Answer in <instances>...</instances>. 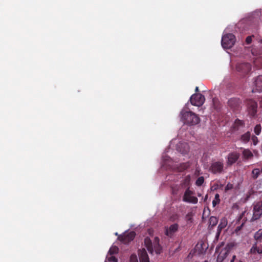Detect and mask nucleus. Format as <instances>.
I'll list each match as a JSON object with an SVG mask.
<instances>
[{"label": "nucleus", "instance_id": "obj_23", "mask_svg": "<svg viewBox=\"0 0 262 262\" xmlns=\"http://www.w3.org/2000/svg\"><path fill=\"white\" fill-rule=\"evenodd\" d=\"M254 239L256 241V242L258 243V242H261L262 240V229L258 230L254 235Z\"/></svg>", "mask_w": 262, "mask_h": 262}, {"label": "nucleus", "instance_id": "obj_35", "mask_svg": "<svg viewBox=\"0 0 262 262\" xmlns=\"http://www.w3.org/2000/svg\"><path fill=\"white\" fill-rule=\"evenodd\" d=\"M251 140L254 145H256L258 142V138L255 136H252L251 137Z\"/></svg>", "mask_w": 262, "mask_h": 262}, {"label": "nucleus", "instance_id": "obj_38", "mask_svg": "<svg viewBox=\"0 0 262 262\" xmlns=\"http://www.w3.org/2000/svg\"><path fill=\"white\" fill-rule=\"evenodd\" d=\"M252 42V36H248L246 39V42L247 44L249 45Z\"/></svg>", "mask_w": 262, "mask_h": 262}, {"label": "nucleus", "instance_id": "obj_27", "mask_svg": "<svg viewBox=\"0 0 262 262\" xmlns=\"http://www.w3.org/2000/svg\"><path fill=\"white\" fill-rule=\"evenodd\" d=\"M260 174V170L258 168H254L252 171V177L253 179H256Z\"/></svg>", "mask_w": 262, "mask_h": 262}, {"label": "nucleus", "instance_id": "obj_15", "mask_svg": "<svg viewBox=\"0 0 262 262\" xmlns=\"http://www.w3.org/2000/svg\"><path fill=\"white\" fill-rule=\"evenodd\" d=\"M249 254L251 255V256L252 255H254L256 254H262V247H258L257 246V242H255L253 244L252 247L251 248Z\"/></svg>", "mask_w": 262, "mask_h": 262}, {"label": "nucleus", "instance_id": "obj_33", "mask_svg": "<svg viewBox=\"0 0 262 262\" xmlns=\"http://www.w3.org/2000/svg\"><path fill=\"white\" fill-rule=\"evenodd\" d=\"M189 167V164L187 163H183L180 164V170L183 171L187 169Z\"/></svg>", "mask_w": 262, "mask_h": 262}, {"label": "nucleus", "instance_id": "obj_1", "mask_svg": "<svg viewBox=\"0 0 262 262\" xmlns=\"http://www.w3.org/2000/svg\"><path fill=\"white\" fill-rule=\"evenodd\" d=\"M253 214L252 216L250 217L251 215V213L247 212L246 211L243 212L240 215L239 217V220L242 219L245 215L246 216L244 219V222L242 224L241 227H237L236 229L239 230L241 228V227L243 226L244 223L246 221L248 220L249 219V221L250 222H253L258 219H259L262 215V202L258 201L255 203H254L253 204Z\"/></svg>", "mask_w": 262, "mask_h": 262}, {"label": "nucleus", "instance_id": "obj_10", "mask_svg": "<svg viewBox=\"0 0 262 262\" xmlns=\"http://www.w3.org/2000/svg\"><path fill=\"white\" fill-rule=\"evenodd\" d=\"M135 235L136 233L134 231H131L129 233H124L122 235H118V239L123 243L127 244L134 239Z\"/></svg>", "mask_w": 262, "mask_h": 262}, {"label": "nucleus", "instance_id": "obj_17", "mask_svg": "<svg viewBox=\"0 0 262 262\" xmlns=\"http://www.w3.org/2000/svg\"><path fill=\"white\" fill-rule=\"evenodd\" d=\"M229 252V250L226 248L222 249L217 257L216 261L222 262L228 255Z\"/></svg>", "mask_w": 262, "mask_h": 262}, {"label": "nucleus", "instance_id": "obj_24", "mask_svg": "<svg viewBox=\"0 0 262 262\" xmlns=\"http://www.w3.org/2000/svg\"><path fill=\"white\" fill-rule=\"evenodd\" d=\"M209 226L214 227L218 223V219L215 216H211L209 219Z\"/></svg>", "mask_w": 262, "mask_h": 262}, {"label": "nucleus", "instance_id": "obj_3", "mask_svg": "<svg viewBox=\"0 0 262 262\" xmlns=\"http://www.w3.org/2000/svg\"><path fill=\"white\" fill-rule=\"evenodd\" d=\"M145 246L148 250V252L152 254L154 252L157 254H160L162 251V247L159 244V239L156 237L152 244L150 239L148 237H146L144 239Z\"/></svg>", "mask_w": 262, "mask_h": 262}, {"label": "nucleus", "instance_id": "obj_41", "mask_svg": "<svg viewBox=\"0 0 262 262\" xmlns=\"http://www.w3.org/2000/svg\"><path fill=\"white\" fill-rule=\"evenodd\" d=\"M187 218L188 221H191L192 220V218L189 216V214L187 215Z\"/></svg>", "mask_w": 262, "mask_h": 262}, {"label": "nucleus", "instance_id": "obj_28", "mask_svg": "<svg viewBox=\"0 0 262 262\" xmlns=\"http://www.w3.org/2000/svg\"><path fill=\"white\" fill-rule=\"evenodd\" d=\"M224 186V184L221 183H219V182L214 184L213 186H211V189L212 191H214L219 188H222Z\"/></svg>", "mask_w": 262, "mask_h": 262}, {"label": "nucleus", "instance_id": "obj_19", "mask_svg": "<svg viewBox=\"0 0 262 262\" xmlns=\"http://www.w3.org/2000/svg\"><path fill=\"white\" fill-rule=\"evenodd\" d=\"M245 125V123L243 121L241 120L238 119L235 120L233 126V130H239L242 128H243Z\"/></svg>", "mask_w": 262, "mask_h": 262}, {"label": "nucleus", "instance_id": "obj_46", "mask_svg": "<svg viewBox=\"0 0 262 262\" xmlns=\"http://www.w3.org/2000/svg\"><path fill=\"white\" fill-rule=\"evenodd\" d=\"M115 235H118V233H115Z\"/></svg>", "mask_w": 262, "mask_h": 262}, {"label": "nucleus", "instance_id": "obj_22", "mask_svg": "<svg viewBox=\"0 0 262 262\" xmlns=\"http://www.w3.org/2000/svg\"><path fill=\"white\" fill-rule=\"evenodd\" d=\"M250 138L251 133L249 132H247L241 136V141L244 143H247L249 141Z\"/></svg>", "mask_w": 262, "mask_h": 262}, {"label": "nucleus", "instance_id": "obj_25", "mask_svg": "<svg viewBox=\"0 0 262 262\" xmlns=\"http://www.w3.org/2000/svg\"><path fill=\"white\" fill-rule=\"evenodd\" d=\"M254 64L258 68H262V57L259 56L254 60Z\"/></svg>", "mask_w": 262, "mask_h": 262}, {"label": "nucleus", "instance_id": "obj_4", "mask_svg": "<svg viewBox=\"0 0 262 262\" xmlns=\"http://www.w3.org/2000/svg\"><path fill=\"white\" fill-rule=\"evenodd\" d=\"M235 36L232 33L224 35L222 39V45L225 49H230L235 42Z\"/></svg>", "mask_w": 262, "mask_h": 262}, {"label": "nucleus", "instance_id": "obj_20", "mask_svg": "<svg viewBox=\"0 0 262 262\" xmlns=\"http://www.w3.org/2000/svg\"><path fill=\"white\" fill-rule=\"evenodd\" d=\"M251 53L254 56H257L262 54V47L259 45L258 46H254L251 49Z\"/></svg>", "mask_w": 262, "mask_h": 262}, {"label": "nucleus", "instance_id": "obj_11", "mask_svg": "<svg viewBox=\"0 0 262 262\" xmlns=\"http://www.w3.org/2000/svg\"><path fill=\"white\" fill-rule=\"evenodd\" d=\"M223 169L224 163L222 161L213 162L209 168V170L213 174L221 173Z\"/></svg>", "mask_w": 262, "mask_h": 262}, {"label": "nucleus", "instance_id": "obj_29", "mask_svg": "<svg viewBox=\"0 0 262 262\" xmlns=\"http://www.w3.org/2000/svg\"><path fill=\"white\" fill-rule=\"evenodd\" d=\"M220 202V195L216 193L215 195L214 199L212 201V205L215 207L217 204H219Z\"/></svg>", "mask_w": 262, "mask_h": 262}, {"label": "nucleus", "instance_id": "obj_12", "mask_svg": "<svg viewBox=\"0 0 262 262\" xmlns=\"http://www.w3.org/2000/svg\"><path fill=\"white\" fill-rule=\"evenodd\" d=\"M179 225L177 223L170 225L169 227H165V234L170 238H172L174 234L178 231Z\"/></svg>", "mask_w": 262, "mask_h": 262}, {"label": "nucleus", "instance_id": "obj_8", "mask_svg": "<svg viewBox=\"0 0 262 262\" xmlns=\"http://www.w3.org/2000/svg\"><path fill=\"white\" fill-rule=\"evenodd\" d=\"M247 106L248 114L250 117H255L257 112V102L253 99H249L247 102Z\"/></svg>", "mask_w": 262, "mask_h": 262}, {"label": "nucleus", "instance_id": "obj_6", "mask_svg": "<svg viewBox=\"0 0 262 262\" xmlns=\"http://www.w3.org/2000/svg\"><path fill=\"white\" fill-rule=\"evenodd\" d=\"M193 194L194 192L188 188L184 193L183 201L189 203L196 204L198 202V199L196 196H193Z\"/></svg>", "mask_w": 262, "mask_h": 262}, {"label": "nucleus", "instance_id": "obj_26", "mask_svg": "<svg viewBox=\"0 0 262 262\" xmlns=\"http://www.w3.org/2000/svg\"><path fill=\"white\" fill-rule=\"evenodd\" d=\"M212 104L214 109L219 110L220 108V102L217 99L213 98Z\"/></svg>", "mask_w": 262, "mask_h": 262}, {"label": "nucleus", "instance_id": "obj_34", "mask_svg": "<svg viewBox=\"0 0 262 262\" xmlns=\"http://www.w3.org/2000/svg\"><path fill=\"white\" fill-rule=\"evenodd\" d=\"M130 262H138L137 256L136 254H132L130 256Z\"/></svg>", "mask_w": 262, "mask_h": 262}, {"label": "nucleus", "instance_id": "obj_7", "mask_svg": "<svg viewBox=\"0 0 262 262\" xmlns=\"http://www.w3.org/2000/svg\"><path fill=\"white\" fill-rule=\"evenodd\" d=\"M205 100V98L204 96L200 93L194 94L190 98V101L192 105L197 106L202 105Z\"/></svg>", "mask_w": 262, "mask_h": 262}, {"label": "nucleus", "instance_id": "obj_37", "mask_svg": "<svg viewBox=\"0 0 262 262\" xmlns=\"http://www.w3.org/2000/svg\"><path fill=\"white\" fill-rule=\"evenodd\" d=\"M230 262H243L241 259H237L235 255H233L231 259Z\"/></svg>", "mask_w": 262, "mask_h": 262}, {"label": "nucleus", "instance_id": "obj_9", "mask_svg": "<svg viewBox=\"0 0 262 262\" xmlns=\"http://www.w3.org/2000/svg\"><path fill=\"white\" fill-rule=\"evenodd\" d=\"M236 71L241 75L248 74L251 70V65L248 62L238 63L236 66Z\"/></svg>", "mask_w": 262, "mask_h": 262}, {"label": "nucleus", "instance_id": "obj_36", "mask_svg": "<svg viewBox=\"0 0 262 262\" xmlns=\"http://www.w3.org/2000/svg\"><path fill=\"white\" fill-rule=\"evenodd\" d=\"M233 188V185L232 184L228 183L225 187V192H227L228 190L232 189Z\"/></svg>", "mask_w": 262, "mask_h": 262}, {"label": "nucleus", "instance_id": "obj_32", "mask_svg": "<svg viewBox=\"0 0 262 262\" xmlns=\"http://www.w3.org/2000/svg\"><path fill=\"white\" fill-rule=\"evenodd\" d=\"M204 182V178L203 177L201 176L198 178L195 182L196 185L198 186H201Z\"/></svg>", "mask_w": 262, "mask_h": 262}, {"label": "nucleus", "instance_id": "obj_39", "mask_svg": "<svg viewBox=\"0 0 262 262\" xmlns=\"http://www.w3.org/2000/svg\"><path fill=\"white\" fill-rule=\"evenodd\" d=\"M109 261H112L113 262H118V259L117 258H116L115 256H111L109 259Z\"/></svg>", "mask_w": 262, "mask_h": 262}, {"label": "nucleus", "instance_id": "obj_21", "mask_svg": "<svg viewBox=\"0 0 262 262\" xmlns=\"http://www.w3.org/2000/svg\"><path fill=\"white\" fill-rule=\"evenodd\" d=\"M242 155L244 160H248L253 157L252 152L248 149H244Z\"/></svg>", "mask_w": 262, "mask_h": 262}, {"label": "nucleus", "instance_id": "obj_44", "mask_svg": "<svg viewBox=\"0 0 262 262\" xmlns=\"http://www.w3.org/2000/svg\"><path fill=\"white\" fill-rule=\"evenodd\" d=\"M260 105H261V106L262 107V97H261V100L260 101Z\"/></svg>", "mask_w": 262, "mask_h": 262}, {"label": "nucleus", "instance_id": "obj_43", "mask_svg": "<svg viewBox=\"0 0 262 262\" xmlns=\"http://www.w3.org/2000/svg\"><path fill=\"white\" fill-rule=\"evenodd\" d=\"M250 193H249V194H248V195L247 194L246 199V200H248L249 198L250 197Z\"/></svg>", "mask_w": 262, "mask_h": 262}, {"label": "nucleus", "instance_id": "obj_18", "mask_svg": "<svg viewBox=\"0 0 262 262\" xmlns=\"http://www.w3.org/2000/svg\"><path fill=\"white\" fill-rule=\"evenodd\" d=\"M139 256L140 262H149L148 256L145 249L140 250Z\"/></svg>", "mask_w": 262, "mask_h": 262}, {"label": "nucleus", "instance_id": "obj_5", "mask_svg": "<svg viewBox=\"0 0 262 262\" xmlns=\"http://www.w3.org/2000/svg\"><path fill=\"white\" fill-rule=\"evenodd\" d=\"M227 105L232 111L238 112L242 107V100L238 97L231 98L228 101Z\"/></svg>", "mask_w": 262, "mask_h": 262}, {"label": "nucleus", "instance_id": "obj_2", "mask_svg": "<svg viewBox=\"0 0 262 262\" xmlns=\"http://www.w3.org/2000/svg\"><path fill=\"white\" fill-rule=\"evenodd\" d=\"M181 119L184 124L189 125H195L200 121L199 117L191 111L182 110L181 112Z\"/></svg>", "mask_w": 262, "mask_h": 262}, {"label": "nucleus", "instance_id": "obj_42", "mask_svg": "<svg viewBox=\"0 0 262 262\" xmlns=\"http://www.w3.org/2000/svg\"><path fill=\"white\" fill-rule=\"evenodd\" d=\"M195 92H198L199 91V87L196 86L195 89Z\"/></svg>", "mask_w": 262, "mask_h": 262}, {"label": "nucleus", "instance_id": "obj_47", "mask_svg": "<svg viewBox=\"0 0 262 262\" xmlns=\"http://www.w3.org/2000/svg\"><path fill=\"white\" fill-rule=\"evenodd\" d=\"M205 262H207V261H205Z\"/></svg>", "mask_w": 262, "mask_h": 262}, {"label": "nucleus", "instance_id": "obj_30", "mask_svg": "<svg viewBox=\"0 0 262 262\" xmlns=\"http://www.w3.org/2000/svg\"><path fill=\"white\" fill-rule=\"evenodd\" d=\"M118 248L116 246H112L109 250L108 253L110 255H113L117 253L118 252Z\"/></svg>", "mask_w": 262, "mask_h": 262}, {"label": "nucleus", "instance_id": "obj_13", "mask_svg": "<svg viewBox=\"0 0 262 262\" xmlns=\"http://www.w3.org/2000/svg\"><path fill=\"white\" fill-rule=\"evenodd\" d=\"M253 86L252 91L253 93L262 92V76H258L255 79Z\"/></svg>", "mask_w": 262, "mask_h": 262}, {"label": "nucleus", "instance_id": "obj_16", "mask_svg": "<svg viewBox=\"0 0 262 262\" xmlns=\"http://www.w3.org/2000/svg\"><path fill=\"white\" fill-rule=\"evenodd\" d=\"M227 225V220L226 217H223L220 220V223L217 227V235H219L221 231Z\"/></svg>", "mask_w": 262, "mask_h": 262}, {"label": "nucleus", "instance_id": "obj_31", "mask_svg": "<svg viewBox=\"0 0 262 262\" xmlns=\"http://www.w3.org/2000/svg\"><path fill=\"white\" fill-rule=\"evenodd\" d=\"M261 129L260 124H257L254 128V132L256 135H259L261 132Z\"/></svg>", "mask_w": 262, "mask_h": 262}, {"label": "nucleus", "instance_id": "obj_40", "mask_svg": "<svg viewBox=\"0 0 262 262\" xmlns=\"http://www.w3.org/2000/svg\"><path fill=\"white\" fill-rule=\"evenodd\" d=\"M189 180H190V178H189V176H188L185 180V183H186L187 182H189Z\"/></svg>", "mask_w": 262, "mask_h": 262}, {"label": "nucleus", "instance_id": "obj_45", "mask_svg": "<svg viewBox=\"0 0 262 262\" xmlns=\"http://www.w3.org/2000/svg\"><path fill=\"white\" fill-rule=\"evenodd\" d=\"M204 214H205V212H204L203 213V218L204 217Z\"/></svg>", "mask_w": 262, "mask_h": 262}, {"label": "nucleus", "instance_id": "obj_14", "mask_svg": "<svg viewBox=\"0 0 262 262\" xmlns=\"http://www.w3.org/2000/svg\"><path fill=\"white\" fill-rule=\"evenodd\" d=\"M239 154L237 152H232L228 155L227 164L228 165H232L235 163L239 158Z\"/></svg>", "mask_w": 262, "mask_h": 262}]
</instances>
